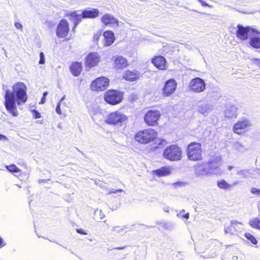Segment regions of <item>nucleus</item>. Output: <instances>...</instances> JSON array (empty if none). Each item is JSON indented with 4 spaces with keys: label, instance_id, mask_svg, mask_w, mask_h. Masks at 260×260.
Masks as SVG:
<instances>
[{
    "label": "nucleus",
    "instance_id": "12",
    "mask_svg": "<svg viewBox=\"0 0 260 260\" xmlns=\"http://www.w3.org/2000/svg\"><path fill=\"white\" fill-rule=\"evenodd\" d=\"M251 124L249 121L244 119L239 120L233 126V130L234 133L241 135L246 132Z\"/></svg>",
    "mask_w": 260,
    "mask_h": 260
},
{
    "label": "nucleus",
    "instance_id": "31",
    "mask_svg": "<svg viewBox=\"0 0 260 260\" xmlns=\"http://www.w3.org/2000/svg\"><path fill=\"white\" fill-rule=\"evenodd\" d=\"M244 236L246 237V238L248 240L250 241L251 242V243H252L253 244L255 245V244H257V240L250 233H246L244 234Z\"/></svg>",
    "mask_w": 260,
    "mask_h": 260
},
{
    "label": "nucleus",
    "instance_id": "45",
    "mask_svg": "<svg viewBox=\"0 0 260 260\" xmlns=\"http://www.w3.org/2000/svg\"><path fill=\"white\" fill-rule=\"evenodd\" d=\"M113 230L114 231L119 232L122 231V229L120 228L119 226H114L113 228Z\"/></svg>",
    "mask_w": 260,
    "mask_h": 260
},
{
    "label": "nucleus",
    "instance_id": "9",
    "mask_svg": "<svg viewBox=\"0 0 260 260\" xmlns=\"http://www.w3.org/2000/svg\"><path fill=\"white\" fill-rule=\"evenodd\" d=\"M101 60V57L97 52H89L85 57L84 65L91 69L97 66Z\"/></svg>",
    "mask_w": 260,
    "mask_h": 260
},
{
    "label": "nucleus",
    "instance_id": "43",
    "mask_svg": "<svg viewBox=\"0 0 260 260\" xmlns=\"http://www.w3.org/2000/svg\"><path fill=\"white\" fill-rule=\"evenodd\" d=\"M46 24L47 25V27L49 28H51L53 27V26H54V24L53 23V22H52L51 21H47V22H46Z\"/></svg>",
    "mask_w": 260,
    "mask_h": 260
},
{
    "label": "nucleus",
    "instance_id": "39",
    "mask_svg": "<svg viewBox=\"0 0 260 260\" xmlns=\"http://www.w3.org/2000/svg\"><path fill=\"white\" fill-rule=\"evenodd\" d=\"M167 144V141L166 140L161 139L159 141V143H158V146L156 147V148H159V146L162 145H165Z\"/></svg>",
    "mask_w": 260,
    "mask_h": 260
},
{
    "label": "nucleus",
    "instance_id": "30",
    "mask_svg": "<svg viewBox=\"0 0 260 260\" xmlns=\"http://www.w3.org/2000/svg\"><path fill=\"white\" fill-rule=\"evenodd\" d=\"M6 168L9 172L12 173L21 172V170L15 164H10V165L6 166Z\"/></svg>",
    "mask_w": 260,
    "mask_h": 260
},
{
    "label": "nucleus",
    "instance_id": "49",
    "mask_svg": "<svg viewBox=\"0 0 260 260\" xmlns=\"http://www.w3.org/2000/svg\"><path fill=\"white\" fill-rule=\"evenodd\" d=\"M6 139H7V137L5 136L0 134V140H6Z\"/></svg>",
    "mask_w": 260,
    "mask_h": 260
},
{
    "label": "nucleus",
    "instance_id": "44",
    "mask_svg": "<svg viewBox=\"0 0 260 260\" xmlns=\"http://www.w3.org/2000/svg\"><path fill=\"white\" fill-rule=\"evenodd\" d=\"M253 61L255 64H256V65L259 67L260 69V59L254 58L253 59Z\"/></svg>",
    "mask_w": 260,
    "mask_h": 260
},
{
    "label": "nucleus",
    "instance_id": "8",
    "mask_svg": "<svg viewBox=\"0 0 260 260\" xmlns=\"http://www.w3.org/2000/svg\"><path fill=\"white\" fill-rule=\"evenodd\" d=\"M110 80L104 76L98 77L93 80L90 85V88L91 90L96 92H101L106 90L109 85Z\"/></svg>",
    "mask_w": 260,
    "mask_h": 260
},
{
    "label": "nucleus",
    "instance_id": "10",
    "mask_svg": "<svg viewBox=\"0 0 260 260\" xmlns=\"http://www.w3.org/2000/svg\"><path fill=\"white\" fill-rule=\"evenodd\" d=\"M188 88L192 92L200 93L204 91L206 88L204 81L199 78L196 77L191 79L188 85Z\"/></svg>",
    "mask_w": 260,
    "mask_h": 260
},
{
    "label": "nucleus",
    "instance_id": "38",
    "mask_svg": "<svg viewBox=\"0 0 260 260\" xmlns=\"http://www.w3.org/2000/svg\"><path fill=\"white\" fill-rule=\"evenodd\" d=\"M60 102H61V101H60V102L58 103V104H57V106H56V113H57L58 115H61V109H60Z\"/></svg>",
    "mask_w": 260,
    "mask_h": 260
},
{
    "label": "nucleus",
    "instance_id": "14",
    "mask_svg": "<svg viewBox=\"0 0 260 260\" xmlns=\"http://www.w3.org/2000/svg\"><path fill=\"white\" fill-rule=\"evenodd\" d=\"M113 68L115 70H123L129 65L128 60L122 56L117 55L112 57Z\"/></svg>",
    "mask_w": 260,
    "mask_h": 260
},
{
    "label": "nucleus",
    "instance_id": "5",
    "mask_svg": "<svg viewBox=\"0 0 260 260\" xmlns=\"http://www.w3.org/2000/svg\"><path fill=\"white\" fill-rule=\"evenodd\" d=\"M127 120V116L119 110H116L109 113L107 115L105 122L110 125L122 126Z\"/></svg>",
    "mask_w": 260,
    "mask_h": 260
},
{
    "label": "nucleus",
    "instance_id": "26",
    "mask_svg": "<svg viewBox=\"0 0 260 260\" xmlns=\"http://www.w3.org/2000/svg\"><path fill=\"white\" fill-rule=\"evenodd\" d=\"M77 12V11H75L67 15L68 16H70L72 18V20L74 23V25L73 28V30L76 27L78 24L81 22L82 19H83L82 17V12L81 13V14H78Z\"/></svg>",
    "mask_w": 260,
    "mask_h": 260
},
{
    "label": "nucleus",
    "instance_id": "18",
    "mask_svg": "<svg viewBox=\"0 0 260 260\" xmlns=\"http://www.w3.org/2000/svg\"><path fill=\"white\" fill-rule=\"evenodd\" d=\"M151 62L158 69L165 70L167 69L166 59L162 56H154L151 59Z\"/></svg>",
    "mask_w": 260,
    "mask_h": 260
},
{
    "label": "nucleus",
    "instance_id": "16",
    "mask_svg": "<svg viewBox=\"0 0 260 260\" xmlns=\"http://www.w3.org/2000/svg\"><path fill=\"white\" fill-rule=\"evenodd\" d=\"M101 21L103 25L111 27L118 26V20L110 14H105L101 18Z\"/></svg>",
    "mask_w": 260,
    "mask_h": 260
},
{
    "label": "nucleus",
    "instance_id": "22",
    "mask_svg": "<svg viewBox=\"0 0 260 260\" xmlns=\"http://www.w3.org/2000/svg\"><path fill=\"white\" fill-rule=\"evenodd\" d=\"M172 168L170 166H165L158 169L153 170L152 173L158 177H161L170 175L172 173Z\"/></svg>",
    "mask_w": 260,
    "mask_h": 260
},
{
    "label": "nucleus",
    "instance_id": "1",
    "mask_svg": "<svg viewBox=\"0 0 260 260\" xmlns=\"http://www.w3.org/2000/svg\"><path fill=\"white\" fill-rule=\"evenodd\" d=\"M27 87L22 82L14 83L12 90L7 89L4 95V105L7 111L13 116L18 115L16 104L20 105L24 104L27 100Z\"/></svg>",
    "mask_w": 260,
    "mask_h": 260
},
{
    "label": "nucleus",
    "instance_id": "19",
    "mask_svg": "<svg viewBox=\"0 0 260 260\" xmlns=\"http://www.w3.org/2000/svg\"><path fill=\"white\" fill-rule=\"evenodd\" d=\"M222 159L220 156H215L207 162L209 170L213 171L219 169L221 165Z\"/></svg>",
    "mask_w": 260,
    "mask_h": 260
},
{
    "label": "nucleus",
    "instance_id": "7",
    "mask_svg": "<svg viewBox=\"0 0 260 260\" xmlns=\"http://www.w3.org/2000/svg\"><path fill=\"white\" fill-rule=\"evenodd\" d=\"M161 116V112L158 110L151 109L147 111L144 116V121L148 126H156Z\"/></svg>",
    "mask_w": 260,
    "mask_h": 260
},
{
    "label": "nucleus",
    "instance_id": "41",
    "mask_svg": "<svg viewBox=\"0 0 260 260\" xmlns=\"http://www.w3.org/2000/svg\"><path fill=\"white\" fill-rule=\"evenodd\" d=\"M77 232L81 235H86L87 232L82 229H77Z\"/></svg>",
    "mask_w": 260,
    "mask_h": 260
},
{
    "label": "nucleus",
    "instance_id": "34",
    "mask_svg": "<svg viewBox=\"0 0 260 260\" xmlns=\"http://www.w3.org/2000/svg\"><path fill=\"white\" fill-rule=\"evenodd\" d=\"M101 36V34L100 32H97L95 34L93 37V41L94 42H98L100 40V38Z\"/></svg>",
    "mask_w": 260,
    "mask_h": 260
},
{
    "label": "nucleus",
    "instance_id": "3",
    "mask_svg": "<svg viewBox=\"0 0 260 260\" xmlns=\"http://www.w3.org/2000/svg\"><path fill=\"white\" fill-rule=\"evenodd\" d=\"M157 136L155 129L147 128L138 131L134 136V139L139 144H147L155 141Z\"/></svg>",
    "mask_w": 260,
    "mask_h": 260
},
{
    "label": "nucleus",
    "instance_id": "15",
    "mask_svg": "<svg viewBox=\"0 0 260 260\" xmlns=\"http://www.w3.org/2000/svg\"><path fill=\"white\" fill-rule=\"evenodd\" d=\"M243 224L242 222L233 220L229 224H225L224 226V232L226 234L233 235L236 233L239 232L242 230Z\"/></svg>",
    "mask_w": 260,
    "mask_h": 260
},
{
    "label": "nucleus",
    "instance_id": "33",
    "mask_svg": "<svg viewBox=\"0 0 260 260\" xmlns=\"http://www.w3.org/2000/svg\"><path fill=\"white\" fill-rule=\"evenodd\" d=\"M184 212L185 211L184 210H182L181 212L178 214V216H179V217L181 218H185L186 219H188V218H189V213H186L184 214H181V212Z\"/></svg>",
    "mask_w": 260,
    "mask_h": 260
},
{
    "label": "nucleus",
    "instance_id": "2",
    "mask_svg": "<svg viewBox=\"0 0 260 260\" xmlns=\"http://www.w3.org/2000/svg\"><path fill=\"white\" fill-rule=\"evenodd\" d=\"M185 151L187 159L190 161H199L203 158V149L201 143L195 141L189 143Z\"/></svg>",
    "mask_w": 260,
    "mask_h": 260
},
{
    "label": "nucleus",
    "instance_id": "23",
    "mask_svg": "<svg viewBox=\"0 0 260 260\" xmlns=\"http://www.w3.org/2000/svg\"><path fill=\"white\" fill-rule=\"evenodd\" d=\"M82 69V63L80 61H73L70 66V71L75 77L78 76L81 74Z\"/></svg>",
    "mask_w": 260,
    "mask_h": 260
},
{
    "label": "nucleus",
    "instance_id": "40",
    "mask_svg": "<svg viewBox=\"0 0 260 260\" xmlns=\"http://www.w3.org/2000/svg\"><path fill=\"white\" fill-rule=\"evenodd\" d=\"M47 92L45 91L43 93V96L42 98V99L41 100V102L39 103L40 104H43L44 103L45 100H46V95L47 94Z\"/></svg>",
    "mask_w": 260,
    "mask_h": 260
},
{
    "label": "nucleus",
    "instance_id": "32",
    "mask_svg": "<svg viewBox=\"0 0 260 260\" xmlns=\"http://www.w3.org/2000/svg\"><path fill=\"white\" fill-rule=\"evenodd\" d=\"M95 216L98 218L103 219L105 217V215L102 210H96L95 212Z\"/></svg>",
    "mask_w": 260,
    "mask_h": 260
},
{
    "label": "nucleus",
    "instance_id": "42",
    "mask_svg": "<svg viewBox=\"0 0 260 260\" xmlns=\"http://www.w3.org/2000/svg\"><path fill=\"white\" fill-rule=\"evenodd\" d=\"M15 26L17 29H22V24L18 22H16L15 23Z\"/></svg>",
    "mask_w": 260,
    "mask_h": 260
},
{
    "label": "nucleus",
    "instance_id": "50",
    "mask_svg": "<svg viewBox=\"0 0 260 260\" xmlns=\"http://www.w3.org/2000/svg\"><path fill=\"white\" fill-rule=\"evenodd\" d=\"M123 248V247H117L116 249H122Z\"/></svg>",
    "mask_w": 260,
    "mask_h": 260
},
{
    "label": "nucleus",
    "instance_id": "11",
    "mask_svg": "<svg viewBox=\"0 0 260 260\" xmlns=\"http://www.w3.org/2000/svg\"><path fill=\"white\" fill-rule=\"evenodd\" d=\"M70 31L68 21L65 19H62L59 22L56 30V35L59 38H64L67 37Z\"/></svg>",
    "mask_w": 260,
    "mask_h": 260
},
{
    "label": "nucleus",
    "instance_id": "37",
    "mask_svg": "<svg viewBox=\"0 0 260 260\" xmlns=\"http://www.w3.org/2000/svg\"><path fill=\"white\" fill-rule=\"evenodd\" d=\"M32 112L33 115L35 118L37 119V118H40L41 117L40 113L37 110H34L32 111Z\"/></svg>",
    "mask_w": 260,
    "mask_h": 260
},
{
    "label": "nucleus",
    "instance_id": "17",
    "mask_svg": "<svg viewBox=\"0 0 260 260\" xmlns=\"http://www.w3.org/2000/svg\"><path fill=\"white\" fill-rule=\"evenodd\" d=\"M141 77V74L137 70L131 71L127 70L123 73L122 78L128 82H134L138 80Z\"/></svg>",
    "mask_w": 260,
    "mask_h": 260
},
{
    "label": "nucleus",
    "instance_id": "27",
    "mask_svg": "<svg viewBox=\"0 0 260 260\" xmlns=\"http://www.w3.org/2000/svg\"><path fill=\"white\" fill-rule=\"evenodd\" d=\"M238 183V181L233 183L232 184L228 183L225 180L221 179L217 181V185L219 189L223 190L230 189L233 185H236Z\"/></svg>",
    "mask_w": 260,
    "mask_h": 260
},
{
    "label": "nucleus",
    "instance_id": "46",
    "mask_svg": "<svg viewBox=\"0 0 260 260\" xmlns=\"http://www.w3.org/2000/svg\"><path fill=\"white\" fill-rule=\"evenodd\" d=\"M200 4H201V5L203 7H208L209 6V5L206 3H205V2L202 1V0H200L199 1Z\"/></svg>",
    "mask_w": 260,
    "mask_h": 260
},
{
    "label": "nucleus",
    "instance_id": "13",
    "mask_svg": "<svg viewBox=\"0 0 260 260\" xmlns=\"http://www.w3.org/2000/svg\"><path fill=\"white\" fill-rule=\"evenodd\" d=\"M177 83L175 79H170L165 83L162 89V94L164 96H169L172 94L176 90Z\"/></svg>",
    "mask_w": 260,
    "mask_h": 260
},
{
    "label": "nucleus",
    "instance_id": "36",
    "mask_svg": "<svg viewBox=\"0 0 260 260\" xmlns=\"http://www.w3.org/2000/svg\"><path fill=\"white\" fill-rule=\"evenodd\" d=\"M251 192L253 194L260 195V189H258L255 187H252L251 189Z\"/></svg>",
    "mask_w": 260,
    "mask_h": 260
},
{
    "label": "nucleus",
    "instance_id": "21",
    "mask_svg": "<svg viewBox=\"0 0 260 260\" xmlns=\"http://www.w3.org/2000/svg\"><path fill=\"white\" fill-rule=\"evenodd\" d=\"M82 12L83 19H94L98 17L100 14L98 9H85Z\"/></svg>",
    "mask_w": 260,
    "mask_h": 260
},
{
    "label": "nucleus",
    "instance_id": "48",
    "mask_svg": "<svg viewBox=\"0 0 260 260\" xmlns=\"http://www.w3.org/2000/svg\"><path fill=\"white\" fill-rule=\"evenodd\" d=\"M5 244H4L3 239L0 237V248L3 247Z\"/></svg>",
    "mask_w": 260,
    "mask_h": 260
},
{
    "label": "nucleus",
    "instance_id": "28",
    "mask_svg": "<svg viewBox=\"0 0 260 260\" xmlns=\"http://www.w3.org/2000/svg\"><path fill=\"white\" fill-rule=\"evenodd\" d=\"M249 44L254 48H260V37H254L251 38Z\"/></svg>",
    "mask_w": 260,
    "mask_h": 260
},
{
    "label": "nucleus",
    "instance_id": "4",
    "mask_svg": "<svg viewBox=\"0 0 260 260\" xmlns=\"http://www.w3.org/2000/svg\"><path fill=\"white\" fill-rule=\"evenodd\" d=\"M163 157L171 161H177L182 158L183 151L178 144H171L163 151Z\"/></svg>",
    "mask_w": 260,
    "mask_h": 260
},
{
    "label": "nucleus",
    "instance_id": "35",
    "mask_svg": "<svg viewBox=\"0 0 260 260\" xmlns=\"http://www.w3.org/2000/svg\"><path fill=\"white\" fill-rule=\"evenodd\" d=\"M39 63L40 64H44L45 63V56L43 52H41L40 53V60Z\"/></svg>",
    "mask_w": 260,
    "mask_h": 260
},
{
    "label": "nucleus",
    "instance_id": "20",
    "mask_svg": "<svg viewBox=\"0 0 260 260\" xmlns=\"http://www.w3.org/2000/svg\"><path fill=\"white\" fill-rule=\"evenodd\" d=\"M238 29L236 31L237 38L241 41H245L248 38V35L250 31V27H244L241 25H238Z\"/></svg>",
    "mask_w": 260,
    "mask_h": 260
},
{
    "label": "nucleus",
    "instance_id": "29",
    "mask_svg": "<svg viewBox=\"0 0 260 260\" xmlns=\"http://www.w3.org/2000/svg\"><path fill=\"white\" fill-rule=\"evenodd\" d=\"M249 223L252 228L260 231V218H253L249 221Z\"/></svg>",
    "mask_w": 260,
    "mask_h": 260
},
{
    "label": "nucleus",
    "instance_id": "25",
    "mask_svg": "<svg viewBox=\"0 0 260 260\" xmlns=\"http://www.w3.org/2000/svg\"><path fill=\"white\" fill-rule=\"evenodd\" d=\"M238 108L234 105L230 106L226 109L224 112V117L228 119H231L237 117Z\"/></svg>",
    "mask_w": 260,
    "mask_h": 260
},
{
    "label": "nucleus",
    "instance_id": "47",
    "mask_svg": "<svg viewBox=\"0 0 260 260\" xmlns=\"http://www.w3.org/2000/svg\"><path fill=\"white\" fill-rule=\"evenodd\" d=\"M122 189H119L118 190H114L113 191H111L110 192L111 193H116L118 192H122Z\"/></svg>",
    "mask_w": 260,
    "mask_h": 260
},
{
    "label": "nucleus",
    "instance_id": "6",
    "mask_svg": "<svg viewBox=\"0 0 260 260\" xmlns=\"http://www.w3.org/2000/svg\"><path fill=\"white\" fill-rule=\"evenodd\" d=\"M123 92L117 89H108L104 94L105 102L111 106L118 105L123 101Z\"/></svg>",
    "mask_w": 260,
    "mask_h": 260
},
{
    "label": "nucleus",
    "instance_id": "24",
    "mask_svg": "<svg viewBox=\"0 0 260 260\" xmlns=\"http://www.w3.org/2000/svg\"><path fill=\"white\" fill-rule=\"evenodd\" d=\"M104 44L105 46H109L114 42L115 39L114 33L111 30H106L103 33Z\"/></svg>",
    "mask_w": 260,
    "mask_h": 260
}]
</instances>
